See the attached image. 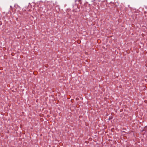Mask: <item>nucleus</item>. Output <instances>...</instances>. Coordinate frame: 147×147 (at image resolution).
Instances as JSON below:
<instances>
[{
	"mask_svg": "<svg viewBox=\"0 0 147 147\" xmlns=\"http://www.w3.org/2000/svg\"><path fill=\"white\" fill-rule=\"evenodd\" d=\"M87 8H89V7H86V9H87ZM90 9L89 8L88 9H87V10H86V12H88L89 11H90Z\"/></svg>",
	"mask_w": 147,
	"mask_h": 147,
	"instance_id": "obj_1",
	"label": "nucleus"
}]
</instances>
